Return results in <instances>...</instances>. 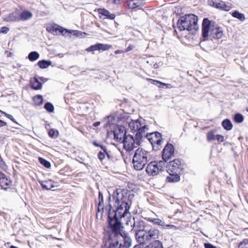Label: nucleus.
Segmentation results:
<instances>
[{"mask_svg": "<svg viewBox=\"0 0 248 248\" xmlns=\"http://www.w3.org/2000/svg\"><path fill=\"white\" fill-rule=\"evenodd\" d=\"M147 220L154 224L161 226L163 229L165 222L160 219L158 218L148 217Z\"/></svg>", "mask_w": 248, "mask_h": 248, "instance_id": "28", "label": "nucleus"}, {"mask_svg": "<svg viewBox=\"0 0 248 248\" xmlns=\"http://www.w3.org/2000/svg\"><path fill=\"white\" fill-rule=\"evenodd\" d=\"M234 120L236 123H240L244 120V117L242 115L237 113L234 115Z\"/></svg>", "mask_w": 248, "mask_h": 248, "instance_id": "37", "label": "nucleus"}, {"mask_svg": "<svg viewBox=\"0 0 248 248\" xmlns=\"http://www.w3.org/2000/svg\"><path fill=\"white\" fill-rule=\"evenodd\" d=\"M147 246V248H163V244L160 241L156 240L153 241Z\"/></svg>", "mask_w": 248, "mask_h": 248, "instance_id": "27", "label": "nucleus"}, {"mask_svg": "<svg viewBox=\"0 0 248 248\" xmlns=\"http://www.w3.org/2000/svg\"><path fill=\"white\" fill-rule=\"evenodd\" d=\"M148 235L150 241L152 240H156L159 238L160 236V232L156 228H151L147 230Z\"/></svg>", "mask_w": 248, "mask_h": 248, "instance_id": "18", "label": "nucleus"}, {"mask_svg": "<svg viewBox=\"0 0 248 248\" xmlns=\"http://www.w3.org/2000/svg\"><path fill=\"white\" fill-rule=\"evenodd\" d=\"M100 124V122H95V123L93 124V125L94 126H99Z\"/></svg>", "mask_w": 248, "mask_h": 248, "instance_id": "56", "label": "nucleus"}, {"mask_svg": "<svg viewBox=\"0 0 248 248\" xmlns=\"http://www.w3.org/2000/svg\"><path fill=\"white\" fill-rule=\"evenodd\" d=\"M205 248H216V247L211 244L205 243L204 244Z\"/></svg>", "mask_w": 248, "mask_h": 248, "instance_id": "49", "label": "nucleus"}, {"mask_svg": "<svg viewBox=\"0 0 248 248\" xmlns=\"http://www.w3.org/2000/svg\"><path fill=\"white\" fill-rule=\"evenodd\" d=\"M0 173H1V172H0Z\"/></svg>", "mask_w": 248, "mask_h": 248, "instance_id": "62", "label": "nucleus"}, {"mask_svg": "<svg viewBox=\"0 0 248 248\" xmlns=\"http://www.w3.org/2000/svg\"><path fill=\"white\" fill-rule=\"evenodd\" d=\"M210 5L216 8L225 11H229L231 8L229 5H227L224 2L219 0L212 1Z\"/></svg>", "mask_w": 248, "mask_h": 248, "instance_id": "16", "label": "nucleus"}, {"mask_svg": "<svg viewBox=\"0 0 248 248\" xmlns=\"http://www.w3.org/2000/svg\"><path fill=\"white\" fill-rule=\"evenodd\" d=\"M133 248H147V246L145 245L139 244L135 246Z\"/></svg>", "mask_w": 248, "mask_h": 248, "instance_id": "48", "label": "nucleus"}, {"mask_svg": "<svg viewBox=\"0 0 248 248\" xmlns=\"http://www.w3.org/2000/svg\"><path fill=\"white\" fill-rule=\"evenodd\" d=\"M216 139V136L213 131H209L207 134V140L208 141H211Z\"/></svg>", "mask_w": 248, "mask_h": 248, "instance_id": "38", "label": "nucleus"}, {"mask_svg": "<svg viewBox=\"0 0 248 248\" xmlns=\"http://www.w3.org/2000/svg\"><path fill=\"white\" fill-rule=\"evenodd\" d=\"M9 31V29L7 27H2L0 29V33H7Z\"/></svg>", "mask_w": 248, "mask_h": 248, "instance_id": "47", "label": "nucleus"}, {"mask_svg": "<svg viewBox=\"0 0 248 248\" xmlns=\"http://www.w3.org/2000/svg\"><path fill=\"white\" fill-rule=\"evenodd\" d=\"M122 236L123 237L124 240V245H122L120 244V245L118 244V246H121V248H129L132 246V239L126 233H124V235L122 234Z\"/></svg>", "mask_w": 248, "mask_h": 248, "instance_id": "21", "label": "nucleus"}, {"mask_svg": "<svg viewBox=\"0 0 248 248\" xmlns=\"http://www.w3.org/2000/svg\"><path fill=\"white\" fill-rule=\"evenodd\" d=\"M31 87L34 90H40L42 88V84L36 77L32 78L30 79Z\"/></svg>", "mask_w": 248, "mask_h": 248, "instance_id": "20", "label": "nucleus"}, {"mask_svg": "<svg viewBox=\"0 0 248 248\" xmlns=\"http://www.w3.org/2000/svg\"><path fill=\"white\" fill-rule=\"evenodd\" d=\"M126 136L125 128L124 126H118L114 131V139L118 142L123 140Z\"/></svg>", "mask_w": 248, "mask_h": 248, "instance_id": "13", "label": "nucleus"}, {"mask_svg": "<svg viewBox=\"0 0 248 248\" xmlns=\"http://www.w3.org/2000/svg\"><path fill=\"white\" fill-rule=\"evenodd\" d=\"M39 160L40 163L44 165L46 168H49L51 167V164L49 162L47 161L46 159L39 157Z\"/></svg>", "mask_w": 248, "mask_h": 248, "instance_id": "36", "label": "nucleus"}, {"mask_svg": "<svg viewBox=\"0 0 248 248\" xmlns=\"http://www.w3.org/2000/svg\"><path fill=\"white\" fill-rule=\"evenodd\" d=\"M147 80L151 81V83L154 85H156L157 83L159 84L160 85L158 86L159 87H160L161 85H163V86L167 85V84H166V83H163V82L158 81V80H154V79H150V78H147Z\"/></svg>", "mask_w": 248, "mask_h": 248, "instance_id": "42", "label": "nucleus"}, {"mask_svg": "<svg viewBox=\"0 0 248 248\" xmlns=\"http://www.w3.org/2000/svg\"><path fill=\"white\" fill-rule=\"evenodd\" d=\"M154 140H156V139H155L154 137Z\"/></svg>", "mask_w": 248, "mask_h": 248, "instance_id": "59", "label": "nucleus"}, {"mask_svg": "<svg viewBox=\"0 0 248 248\" xmlns=\"http://www.w3.org/2000/svg\"><path fill=\"white\" fill-rule=\"evenodd\" d=\"M33 15L31 12L28 11H22L19 15V21H26L32 18Z\"/></svg>", "mask_w": 248, "mask_h": 248, "instance_id": "22", "label": "nucleus"}, {"mask_svg": "<svg viewBox=\"0 0 248 248\" xmlns=\"http://www.w3.org/2000/svg\"><path fill=\"white\" fill-rule=\"evenodd\" d=\"M165 166L164 161H152L148 164L146 171L151 176H155L161 171Z\"/></svg>", "mask_w": 248, "mask_h": 248, "instance_id": "6", "label": "nucleus"}, {"mask_svg": "<svg viewBox=\"0 0 248 248\" xmlns=\"http://www.w3.org/2000/svg\"><path fill=\"white\" fill-rule=\"evenodd\" d=\"M122 0H113V2L114 3L117 4L120 2V1H122Z\"/></svg>", "mask_w": 248, "mask_h": 248, "instance_id": "57", "label": "nucleus"}, {"mask_svg": "<svg viewBox=\"0 0 248 248\" xmlns=\"http://www.w3.org/2000/svg\"><path fill=\"white\" fill-rule=\"evenodd\" d=\"M59 132L58 130L54 129H50L48 132L49 136L51 138H57L58 137Z\"/></svg>", "mask_w": 248, "mask_h": 248, "instance_id": "41", "label": "nucleus"}, {"mask_svg": "<svg viewBox=\"0 0 248 248\" xmlns=\"http://www.w3.org/2000/svg\"><path fill=\"white\" fill-rule=\"evenodd\" d=\"M43 97L41 95H36L33 97V101L37 106H40L43 103Z\"/></svg>", "mask_w": 248, "mask_h": 248, "instance_id": "33", "label": "nucleus"}, {"mask_svg": "<svg viewBox=\"0 0 248 248\" xmlns=\"http://www.w3.org/2000/svg\"><path fill=\"white\" fill-rule=\"evenodd\" d=\"M73 32H75V31H71L70 33H72ZM76 33H74L75 35H76L77 36H80L82 35V33L81 31H76Z\"/></svg>", "mask_w": 248, "mask_h": 248, "instance_id": "51", "label": "nucleus"}, {"mask_svg": "<svg viewBox=\"0 0 248 248\" xmlns=\"http://www.w3.org/2000/svg\"><path fill=\"white\" fill-rule=\"evenodd\" d=\"M141 5V2L140 0H131L127 2V6L131 9L140 7Z\"/></svg>", "mask_w": 248, "mask_h": 248, "instance_id": "25", "label": "nucleus"}, {"mask_svg": "<svg viewBox=\"0 0 248 248\" xmlns=\"http://www.w3.org/2000/svg\"><path fill=\"white\" fill-rule=\"evenodd\" d=\"M170 176H167L166 180L169 182H177L180 180V176L177 173H169Z\"/></svg>", "mask_w": 248, "mask_h": 248, "instance_id": "26", "label": "nucleus"}, {"mask_svg": "<svg viewBox=\"0 0 248 248\" xmlns=\"http://www.w3.org/2000/svg\"><path fill=\"white\" fill-rule=\"evenodd\" d=\"M136 239L138 244L145 245L150 241L147 230H135Z\"/></svg>", "mask_w": 248, "mask_h": 248, "instance_id": "8", "label": "nucleus"}, {"mask_svg": "<svg viewBox=\"0 0 248 248\" xmlns=\"http://www.w3.org/2000/svg\"><path fill=\"white\" fill-rule=\"evenodd\" d=\"M113 198L115 200V206L116 210L114 215H111L110 213L108 215V223L112 231L115 232V233H120L122 226L120 219L122 221L123 220L126 221L127 225H131L134 227L135 222L132 223V218L128 210L130 209L127 201L128 200L126 196H124L123 193L116 192L113 194Z\"/></svg>", "mask_w": 248, "mask_h": 248, "instance_id": "1", "label": "nucleus"}, {"mask_svg": "<svg viewBox=\"0 0 248 248\" xmlns=\"http://www.w3.org/2000/svg\"><path fill=\"white\" fill-rule=\"evenodd\" d=\"M150 159V154L149 152L142 148H138L133 157L132 162L134 169L138 170H142Z\"/></svg>", "mask_w": 248, "mask_h": 248, "instance_id": "3", "label": "nucleus"}, {"mask_svg": "<svg viewBox=\"0 0 248 248\" xmlns=\"http://www.w3.org/2000/svg\"><path fill=\"white\" fill-rule=\"evenodd\" d=\"M202 34L203 40H205L208 36H211L214 39H219L222 37V32L219 28L211 26L210 21L205 18L202 22Z\"/></svg>", "mask_w": 248, "mask_h": 248, "instance_id": "4", "label": "nucleus"}, {"mask_svg": "<svg viewBox=\"0 0 248 248\" xmlns=\"http://www.w3.org/2000/svg\"><path fill=\"white\" fill-rule=\"evenodd\" d=\"M177 26L180 31H196L199 29L197 16L193 14L186 15L178 20Z\"/></svg>", "mask_w": 248, "mask_h": 248, "instance_id": "2", "label": "nucleus"}, {"mask_svg": "<svg viewBox=\"0 0 248 248\" xmlns=\"http://www.w3.org/2000/svg\"><path fill=\"white\" fill-rule=\"evenodd\" d=\"M98 199L99 203L98 205V211L99 212L100 211V208L103 209V204H102L103 202V196L101 192H99Z\"/></svg>", "mask_w": 248, "mask_h": 248, "instance_id": "35", "label": "nucleus"}, {"mask_svg": "<svg viewBox=\"0 0 248 248\" xmlns=\"http://www.w3.org/2000/svg\"><path fill=\"white\" fill-rule=\"evenodd\" d=\"M222 125L226 130H230L232 128V124L228 119H225L222 122Z\"/></svg>", "mask_w": 248, "mask_h": 248, "instance_id": "31", "label": "nucleus"}, {"mask_svg": "<svg viewBox=\"0 0 248 248\" xmlns=\"http://www.w3.org/2000/svg\"><path fill=\"white\" fill-rule=\"evenodd\" d=\"M3 20L7 22L19 21V15L16 12L12 13L3 17Z\"/></svg>", "mask_w": 248, "mask_h": 248, "instance_id": "19", "label": "nucleus"}, {"mask_svg": "<svg viewBox=\"0 0 248 248\" xmlns=\"http://www.w3.org/2000/svg\"><path fill=\"white\" fill-rule=\"evenodd\" d=\"M119 248H121V246H120L119 247Z\"/></svg>", "mask_w": 248, "mask_h": 248, "instance_id": "61", "label": "nucleus"}, {"mask_svg": "<svg viewBox=\"0 0 248 248\" xmlns=\"http://www.w3.org/2000/svg\"><path fill=\"white\" fill-rule=\"evenodd\" d=\"M238 248H248V239L241 241L238 245Z\"/></svg>", "mask_w": 248, "mask_h": 248, "instance_id": "40", "label": "nucleus"}, {"mask_svg": "<svg viewBox=\"0 0 248 248\" xmlns=\"http://www.w3.org/2000/svg\"><path fill=\"white\" fill-rule=\"evenodd\" d=\"M46 29L48 32L56 35L62 34L63 35H66V33H71V31H73V30L69 31L63 29L57 24L48 25L46 27Z\"/></svg>", "mask_w": 248, "mask_h": 248, "instance_id": "9", "label": "nucleus"}, {"mask_svg": "<svg viewBox=\"0 0 248 248\" xmlns=\"http://www.w3.org/2000/svg\"><path fill=\"white\" fill-rule=\"evenodd\" d=\"M45 109L49 112H52L54 111L53 105L49 102L46 103L45 105Z\"/></svg>", "mask_w": 248, "mask_h": 248, "instance_id": "39", "label": "nucleus"}, {"mask_svg": "<svg viewBox=\"0 0 248 248\" xmlns=\"http://www.w3.org/2000/svg\"><path fill=\"white\" fill-rule=\"evenodd\" d=\"M86 50L88 52L93 51L95 50H98L97 44L93 45L86 49Z\"/></svg>", "mask_w": 248, "mask_h": 248, "instance_id": "46", "label": "nucleus"}, {"mask_svg": "<svg viewBox=\"0 0 248 248\" xmlns=\"http://www.w3.org/2000/svg\"><path fill=\"white\" fill-rule=\"evenodd\" d=\"M42 188L46 190H53L58 186L57 183L51 180H47L46 181H43L40 182Z\"/></svg>", "mask_w": 248, "mask_h": 248, "instance_id": "17", "label": "nucleus"}, {"mask_svg": "<svg viewBox=\"0 0 248 248\" xmlns=\"http://www.w3.org/2000/svg\"><path fill=\"white\" fill-rule=\"evenodd\" d=\"M98 11L99 15L105 16L109 19L113 20L115 18L114 14H111L108 11L105 9H99Z\"/></svg>", "mask_w": 248, "mask_h": 248, "instance_id": "23", "label": "nucleus"}, {"mask_svg": "<svg viewBox=\"0 0 248 248\" xmlns=\"http://www.w3.org/2000/svg\"><path fill=\"white\" fill-rule=\"evenodd\" d=\"M101 149L103 151H100L98 154V157L101 162H103L104 159H105L106 155H107V157L108 158H110L109 155L107 152V150L106 147L101 146Z\"/></svg>", "mask_w": 248, "mask_h": 248, "instance_id": "24", "label": "nucleus"}, {"mask_svg": "<svg viewBox=\"0 0 248 248\" xmlns=\"http://www.w3.org/2000/svg\"><path fill=\"white\" fill-rule=\"evenodd\" d=\"M247 111L248 112V108H247Z\"/></svg>", "mask_w": 248, "mask_h": 248, "instance_id": "60", "label": "nucleus"}, {"mask_svg": "<svg viewBox=\"0 0 248 248\" xmlns=\"http://www.w3.org/2000/svg\"><path fill=\"white\" fill-rule=\"evenodd\" d=\"M12 181L8 179L6 176L2 173H0V186L4 190H7L11 186Z\"/></svg>", "mask_w": 248, "mask_h": 248, "instance_id": "15", "label": "nucleus"}, {"mask_svg": "<svg viewBox=\"0 0 248 248\" xmlns=\"http://www.w3.org/2000/svg\"><path fill=\"white\" fill-rule=\"evenodd\" d=\"M137 140H134L133 137L130 135H126L124 139L123 140V144H124V148L127 151H131L136 147V145H138L139 144V141L138 140V138H137Z\"/></svg>", "mask_w": 248, "mask_h": 248, "instance_id": "7", "label": "nucleus"}, {"mask_svg": "<svg viewBox=\"0 0 248 248\" xmlns=\"http://www.w3.org/2000/svg\"><path fill=\"white\" fill-rule=\"evenodd\" d=\"M163 229H173L174 230H177L178 228L173 225H166L165 224Z\"/></svg>", "mask_w": 248, "mask_h": 248, "instance_id": "45", "label": "nucleus"}, {"mask_svg": "<svg viewBox=\"0 0 248 248\" xmlns=\"http://www.w3.org/2000/svg\"><path fill=\"white\" fill-rule=\"evenodd\" d=\"M123 52H124V51L123 50H116L114 53L115 54H118L122 53Z\"/></svg>", "mask_w": 248, "mask_h": 248, "instance_id": "55", "label": "nucleus"}, {"mask_svg": "<svg viewBox=\"0 0 248 248\" xmlns=\"http://www.w3.org/2000/svg\"><path fill=\"white\" fill-rule=\"evenodd\" d=\"M98 50H107L111 47V46L108 44H97Z\"/></svg>", "mask_w": 248, "mask_h": 248, "instance_id": "34", "label": "nucleus"}, {"mask_svg": "<svg viewBox=\"0 0 248 248\" xmlns=\"http://www.w3.org/2000/svg\"><path fill=\"white\" fill-rule=\"evenodd\" d=\"M39 79L41 81L46 82L47 79L44 77H39Z\"/></svg>", "mask_w": 248, "mask_h": 248, "instance_id": "54", "label": "nucleus"}, {"mask_svg": "<svg viewBox=\"0 0 248 248\" xmlns=\"http://www.w3.org/2000/svg\"><path fill=\"white\" fill-rule=\"evenodd\" d=\"M174 149L171 144H167L163 149L162 158L165 162L174 156Z\"/></svg>", "mask_w": 248, "mask_h": 248, "instance_id": "12", "label": "nucleus"}, {"mask_svg": "<svg viewBox=\"0 0 248 248\" xmlns=\"http://www.w3.org/2000/svg\"><path fill=\"white\" fill-rule=\"evenodd\" d=\"M128 123L130 130L133 132H137L136 136L138 139L141 138L148 130V126L143 123V120L141 119L131 120L128 121Z\"/></svg>", "mask_w": 248, "mask_h": 248, "instance_id": "5", "label": "nucleus"}, {"mask_svg": "<svg viewBox=\"0 0 248 248\" xmlns=\"http://www.w3.org/2000/svg\"><path fill=\"white\" fill-rule=\"evenodd\" d=\"M216 139L218 143L222 142L224 140V136L221 135H217L216 136Z\"/></svg>", "mask_w": 248, "mask_h": 248, "instance_id": "44", "label": "nucleus"}, {"mask_svg": "<svg viewBox=\"0 0 248 248\" xmlns=\"http://www.w3.org/2000/svg\"><path fill=\"white\" fill-rule=\"evenodd\" d=\"M39 58V54L36 51H32L29 53L28 55V59L31 62H33Z\"/></svg>", "mask_w": 248, "mask_h": 248, "instance_id": "32", "label": "nucleus"}, {"mask_svg": "<svg viewBox=\"0 0 248 248\" xmlns=\"http://www.w3.org/2000/svg\"><path fill=\"white\" fill-rule=\"evenodd\" d=\"M93 144L95 146H96V147H100L101 148V146H103V145H100V144H99L97 142V141H93Z\"/></svg>", "mask_w": 248, "mask_h": 248, "instance_id": "52", "label": "nucleus"}, {"mask_svg": "<svg viewBox=\"0 0 248 248\" xmlns=\"http://www.w3.org/2000/svg\"><path fill=\"white\" fill-rule=\"evenodd\" d=\"M134 48V46L133 45H130L125 50L124 52H127L131 50H132Z\"/></svg>", "mask_w": 248, "mask_h": 248, "instance_id": "50", "label": "nucleus"}, {"mask_svg": "<svg viewBox=\"0 0 248 248\" xmlns=\"http://www.w3.org/2000/svg\"><path fill=\"white\" fill-rule=\"evenodd\" d=\"M181 161L179 159H174L169 162L167 167L168 173H178L180 170Z\"/></svg>", "mask_w": 248, "mask_h": 248, "instance_id": "14", "label": "nucleus"}, {"mask_svg": "<svg viewBox=\"0 0 248 248\" xmlns=\"http://www.w3.org/2000/svg\"><path fill=\"white\" fill-rule=\"evenodd\" d=\"M7 125V123L2 120H0V127L5 126Z\"/></svg>", "mask_w": 248, "mask_h": 248, "instance_id": "53", "label": "nucleus"}, {"mask_svg": "<svg viewBox=\"0 0 248 248\" xmlns=\"http://www.w3.org/2000/svg\"><path fill=\"white\" fill-rule=\"evenodd\" d=\"M104 243V247L102 248H119L118 240L115 236H105Z\"/></svg>", "mask_w": 248, "mask_h": 248, "instance_id": "11", "label": "nucleus"}, {"mask_svg": "<svg viewBox=\"0 0 248 248\" xmlns=\"http://www.w3.org/2000/svg\"><path fill=\"white\" fill-rule=\"evenodd\" d=\"M38 65L42 69L48 67L51 64V61L50 60H42L38 62Z\"/></svg>", "mask_w": 248, "mask_h": 248, "instance_id": "29", "label": "nucleus"}, {"mask_svg": "<svg viewBox=\"0 0 248 248\" xmlns=\"http://www.w3.org/2000/svg\"><path fill=\"white\" fill-rule=\"evenodd\" d=\"M154 67L155 68H156L157 67V64H154Z\"/></svg>", "mask_w": 248, "mask_h": 248, "instance_id": "58", "label": "nucleus"}, {"mask_svg": "<svg viewBox=\"0 0 248 248\" xmlns=\"http://www.w3.org/2000/svg\"><path fill=\"white\" fill-rule=\"evenodd\" d=\"M151 138H149V140L152 144L153 148L155 150L159 149L160 146L162 143L161 140V135L159 133L155 132L151 134Z\"/></svg>", "mask_w": 248, "mask_h": 248, "instance_id": "10", "label": "nucleus"}, {"mask_svg": "<svg viewBox=\"0 0 248 248\" xmlns=\"http://www.w3.org/2000/svg\"><path fill=\"white\" fill-rule=\"evenodd\" d=\"M0 112L2 114H4L5 115V116H6L8 119H10L11 121H12L13 122L16 123V120L15 119V118H14V117L11 115V114H9L1 110H0Z\"/></svg>", "mask_w": 248, "mask_h": 248, "instance_id": "43", "label": "nucleus"}, {"mask_svg": "<svg viewBox=\"0 0 248 248\" xmlns=\"http://www.w3.org/2000/svg\"><path fill=\"white\" fill-rule=\"evenodd\" d=\"M232 17L236 18L241 21H243L245 19V16L244 14L240 13L238 11H235L231 14Z\"/></svg>", "mask_w": 248, "mask_h": 248, "instance_id": "30", "label": "nucleus"}]
</instances>
